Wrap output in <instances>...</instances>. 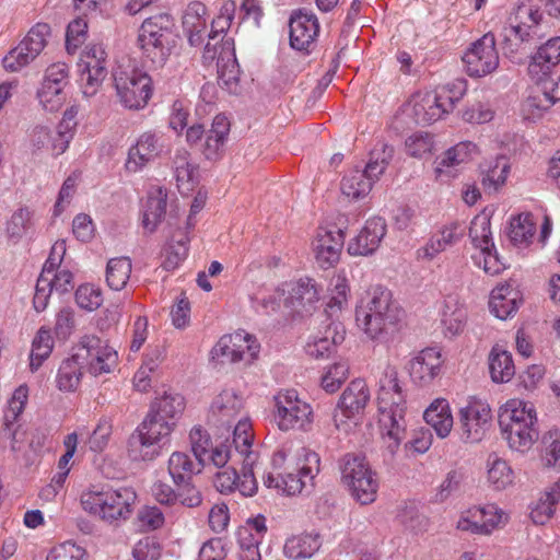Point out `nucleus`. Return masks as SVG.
<instances>
[{
  "instance_id": "nucleus-43",
  "label": "nucleus",
  "mask_w": 560,
  "mask_h": 560,
  "mask_svg": "<svg viewBox=\"0 0 560 560\" xmlns=\"http://www.w3.org/2000/svg\"><path fill=\"white\" fill-rule=\"evenodd\" d=\"M175 427V421H168L152 413H149L138 427L149 439L161 446L168 442V438Z\"/></svg>"
},
{
  "instance_id": "nucleus-30",
  "label": "nucleus",
  "mask_w": 560,
  "mask_h": 560,
  "mask_svg": "<svg viewBox=\"0 0 560 560\" xmlns=\"http://www.w3.org/2000/svg\"><path fill=\"white\" fill-rule=\"evenodd\" d=\"M206 465L199 459H192L185 452H174L168 458L167 470L174 483H182L192 480L194 476L200 474Z\"/></svg>"
},
{
  "instance_id": "nucleus-20",
  "label": "nucleus",
  "mask_w": 560,
  "mask_h": 560,
  "mask_svg": "<svg viewBox=\"0 0 560 560\" xmlns=\"http://www.w3.org/2000/svg\"><path fill=\"white\" fill-rule=\"evenodd\" d=\"M386 234V222L380 217L365 222L360 233L354 236L349 245L348 253L352 256H366L374 253Z\"/></svg>"
},
{
  "instance_id": "nucleus-56",
  "label": "nucleus",
  "mask_w": 560,
  "mask_h": 560,
  "mask_svg": "<svg viewBox=\"0 0 560 560\" xmlns=\"http://www.w3.org/2000/svg\"><path fill=\"white\" fill-rule=\"evenodd\" d=\"M433 137L428 132H415L405 141L406 152L408 155L421 159L430 154L433 149Z\"/></svg>"
},
{
  "instance_id": "nucleus-9",
  "label": "nucleus",
  "mask_w": 560,
  "mask_h": 560,
  "mask_svg": "<svg viewBox=\"0 0 560 560\" xmlns=\"http://www.w3.org/2000/svg\"><path fill=\"white\" fill-rule=\"evenodd\" d=\"M515 23L506 27L503 50L509 57L524 51L527 44L533 43L538 37V26L542 20V14L537 9L528 5L518 7L515 14Z\"/></svg>"
},
{
  "instance_id": "nucleus-19",
  "label": "nucleus",
  "mask_w": 560,
  "mask_h": 560,
  "mask_svg": "<svg viewBox=\"0 0 560 560\" xmlns=\"http://www.w3.org/2000/svg\"><path fill=\"white\" fill-rule=\"evenodd\" d=\"M164 149L163 137L155 132H144L129 149L126 170L131 173L140 171L160 155Z\"/></svg>"
},
{
  "instance_id": "nucleus-60",
  "label": "nucleus",
  "mask_w": 560,
  "mask_h": 560,
  "mask_svg": "<svg viewBox=\"0 0 560 560\" xmlns=\"http://www.w3.org/2000/svg\"><path fill=\"white\" fill-rule=\"evenodd\" d=\"M349 365L346 362L335 363L322 377V387L327 393H335L348 377Z\"/></svg>"
},
{
  "instance_id": "nucleus-54",
  "label": "nucleus",
  "mask_w": 560,
  "mask_h": 560,
  "mask_svg": "<svg viewBox=\"0 0 560 560\" xmlns=\"http://www.w3.org/2000/svg\"><path fill=\"white\" fill-rule=\"evenodd\" d=\"M469 237L474 245L481 250L494 247L491 242L490 220L486 217H476L469 228Z\"/></svg>"
},
{
  "instance_id": "nucleus-64",
  "label": "nucleus",
  "mask_w": 560,
  "mask_h": 560,
  "mask_svg": "<svg viewBox=\"0 0 560 560\" xmlns=\"http://www.w3.org/2000/svg\"><path fill=\"white\" fill-rule=\"evenodd\" d=\"M132 555L136 560H158L161 547L154 537H144L136 544Z\"/></svg>"
},
{
  "instance_id": "nucleus-3",
  "label": "nucleus",
  "mask_w": 560,
  "mask_h": 560,
  "mask_svg": "<svg viewBox=\"0 0 560 560\" xmlns=\"http://www.w3.org/2000/svg\"><path fill=\"white\" fill-rule=\"evenodd\" d=\"M499 425L510 448L524 453L539 438L536 410L532 402L512 399L499 413Z\"/></svg>"
},
{
  "instance_id": "nucleus-42",
  "label": "nucleus",
  "mask_w": 560,
  "mask_h": 560,
  "mask_svg": "<svg viewBox=\"0 0 560 560\" xmlns=\"http://www.w3.org/2000/svg\"><path fill=\"white\" fill-rule=\"evenodd\" d=\"M132 270V264L128 257H115L108 260L106 266V282L113 290H122Z\"/></svg>"
},
{
  "instance_id": "nucleus-14",
  "label": "nucleus",
  "mask_w": 560,
  "mask_h": 560,
  "mask_svg": "<svg viewBox=\"0 0 560 560\" xmlns=\"http://www.w3.org/2000/svg\"><path fill=\"white\" fill-rule=\"evenodd\" d=\"M68 79L69 68L63 62L52 63L46 69L37 96L47 110L55 112L62 105L66 98L63 89L69 82Z\"/></svg>"
},
{
  "instance_id": "nucleus-26",
  "label": "nucleus",
  "mask_w": 560,
  "mask_h": 560,
  "mask_svg": "<svg viewBox=\"0 0 560 560\" xmlns=\"http://www.w3.org/2000/svg\"><path fill=\"white\" fill-rule=\"evenodd\" d=\"M243 408V399L233 390H222L212 401L209 420L217 425L231 428Z\"/></svg>"
},
{
  "instance_id": "nucleus-47",
  "label": "nucleus",
  "mask_w": 560,
  "mask_h": 560,
  "mask_svg": "<svg viewBox=\"0 0 560 560\" xmlns=\"http://www.w3.org/2000/svg\"><path fill=\"white\" fill-rule=\"evenodd\" d=\"M34 213L27 207H21L13 212L7 223V234L14 243L19 242L33 228Z\"/></svg>"
},
{
  "instance_id": "nucleus-31",
  "label": "nucleus",
  "mask_w": 560,
  "mask_h": 560,
  "mask_svg": "<svg viewBox=\"0 0 560 560\" xmlns=\"http://www.w3.org/2000/svg\"><path fill=\"white\" fill-rule=\"evenodd\" d=\"M206 13V5L201 2L195 1L188 4L183 15V28L191 46H199L203 42Z\"/></svg>"
},
{
  "instance_id": "nucleus-35",
  "label": "nucleus",
  "mask_w": 560,
  "mask_h": 560,
  "mask_svg": "<svg viewBox=\"0 0 560 560\" xmlns=\"http://www.w3.org/2000/svg\"><path fill=\"white\" fill-rule=\"evenodd\" d=\"M252 424L247 419H240L233 430L232 445L233 452L245 463V467L253 466L256 455L252 451L253 434Z\"/></svg>"
},
{
  "instance_id": "nucleus-28",
  "label": "nucleus",
  "mask_w": 560,
  "mask_h": 560,
  "mask_svg": "<svg viewBox=\"0 0 560 560\" xmlns=\"http://www.w3.org/2000/svg\"><path fill=\"white\" fill-rule=\"evenodd\" d=\"M370 389L365 381L357 378L343 390L338 402V408L346 418H353L364 412L370 402Z\"/></svg>"
},
{
  "instance_id": "nucleus-53",
  "label": "nucleus",
  "mask_w": 560,
  "mask_h": 560,
  "mask_svg": "<svg viewBox=\"0 0 560 560\" xmlns=\"http://www.w3.org/2000/svg\"><path fill=\"white\" fill-rule=\"evenodd\" d=\"M466 323V311L454 304L446 302L443 314L442 325L446 336L453 337L463 331Z\"/></svg>"
},
{
  "instance_id": "nucleus-24",
  "label": "nucleus",
  "mask_w": 560,
  "mask_h": 560,
  "mask_svg": "<svg viewBox=\"0 0 560 560\" xmlns=\"http://www.w3.org/2000/svg\"><path fill=\"white\" fill-rule=\"evenodd\" d=\"M318 301L316 282L311 278H304L292 284L285 305L295 314L305 316L312 314Z\"/></svg>"
},
{
  "instance_id": "nucleus-44",
  "label": "nucleus",
  "mask_w": 560,
  "mask_h": 560,
  "mask_svg": "<svg viewBox=\"0 0 560 560\" xmlns=\"http://www.w3.org/2000/svg\"><path fill=\"white\" fill-rule=\"evenodd\" d=\"M184 407V398L179 394L165 393L152 402L149 413L174 421L183 412Z\"/></svg>"
},
{
  "instance_id": "nucleus-15",
  "label": "nucleus",
  "mask_w": 560,
  "mask_h": 560,
  "mask_svg": "<svg viewBox=\"0 0 560 560\" xmlns=\"http://www.w3.org/2000/svg\"><path fill=\"white\" fill-rule=\"evenodd\" d=\"M490 420L491 409L488 404L477 400L470 401L459 411L462 439L470 443L481 441L490 425Z\"/></svg>"
},
{
  "instance_id": "nucleus-46",
  "label": "nucleus",
  "mask_w": 560,
  "mask_h": 560,
  "mask_svg": "<svg viewBox=\"0 0 560 560\" xmlns=\"http://www.w3.org/2000/svg\"><path fill=\"white\" fill-rule=\"evenodd\" d=\"M173 170L179 189L190 190L194 182L195 166L189 161L185 149L176 150L173 156Z\"/></svg>"
},
{
  "instance_id": "nucleus-10",
  "label": "nucleus",
  "mask_w": 560,
  "mask_h": 560,
  "mask_svg": "<svg viewBox=\"0 0 560 560\" xmlns=\"http://www.w3.org/2000/svg\"><path fill=\"white\" fill-rule=\"evenodd\" d=\"M303 457L304 463L294 471L268 472L264 478L265 486L287 495L301 493L306 482L319 471V457L315 452L303 450Z\"/></svg>"
},
{
  "instance_id": "nucleus-7",
  "label": "nucleus",
  "mask_w": 560,
  "mask_h": 560,
  "mask_svg": "<svg viewBox=\"0 0 560 560\" xmlns=\"http://www.w3.org/2000/svg\"><path fill=\"white\" fill-rule=\"evenodd\" d=\"M393 155L394 148L390 145L382 143L381 150L374 149L363 171L354 170L342 178V194L353 200L366 196L373 183L384 173Z\"/></svg>"
},
{
  "instance_id": "nucleus-33",
  "label": "nucleus",
  "mask_w": 560,
  "mask_h": 560,
  "mask_svg": "<svg viewBox=\"0 0 560 560\" xmlns=\"http://www.w3.org/2000/svg\"><path fill=\"white\" fill-rule=\"evenodd\" d=\"M423 418L441 439L446 438L453 428V417L446 399H435L425 409Z\"/></svg>"
},
{
  "instance_id": "nucleus-38",
  "label": "nucleus",
  "mask_w": 560,
  "mask_h": 560,
  "mask_svg": "<svg viewBox=\"0 0 560 560\" xmlns=\"http://www.w3.org/2000/svg\"><path fill=\"white\" fill-rule=\"evenodd\" d=\"M167 206V194L162 188L151 191L148 196L142 217L143 228L152 233L164 219Z\"/></svg>"
},
{
  "instance_id": "nucleus-55",
  "label": "nucleus",
  "mask_w": 560,
  "mask_h": 560,
  "mask_svg": "<svg viewBox=\"0 0 560 560\" xmlns=\"http://www.w3.org/2000/svg\"><path fill=\"white\" fill-rule=\"evenodd\" d=\"M510 172V165L504 156H500L495 160L493 166H491L486 174L482 176V185L489 190H498L502 186Z\"/></svg>"
},
{
  "instance_id": "nucleus-12",
  "label": "nucleus",
  "mask_w": 560,
  "mask_h": 560,
  "mask_svg": "<svg viewBox=\"0 0 560 560\" xmlns=\"http://www.w3.org/2000/svg\"><path fill=\"white\" fill-rule=\"evenodd\" d=\"M463 61L469 77L481 78L493 72L499 66L494 35L487 33L474 42L464 54Z\"/></svg>"
},
{
  "instance_id": "nucleus-41",
  "label": "nucleus",
  "mask_w": 560,
  "mask_h": 560,
  "mask_svg": "<svg viewBox=\"0 0 560 560\" xmlns=\"http://www.w3.org/2000/svg\"><path fill=\"white\" fill-rule=\"evenodd\" d=\"M83 369L80 361L73 354L71 358L63 360L57 374L58 388L62 392L75 390L81 382Z\"/></svg>"
},
{
  "instance_id": "nucleus-34",
  "label": "nucleus",
  "mask_w": 560,
  "mask_h": 560,
  "mask_svg": "<svg viewBox=\"0 0 560 560\" xmlns=\"http://www.w3.org/2000/svg\"><path fill=\"white\" fill-rule=\"evenodd\" d=\"M477 154V145L470 141H463L445 151L436 161L435 173L438 177L448 173V168L470 161Z\"/></svg>"
},
{
  "instance_id": "nucleus-25",
  "label": "nucleus",
  "mask_w": 560,
  "mask_h": 560,
  "mask_svg": "<svg viewBox=\"0 0 560 560\" xmlns=\"http://www.w3.org/2000/svg\"><path fill=\"white\" fill-rule=\"evenodd\" d=\"M503 518V512L494 505L475 508L458 521L457 527L477 534H490Z\"/></svg>"
},
{
  "instance_id": "nucleus-22",
  "label": "nucleus",
  "mask_w": 560,
  "mask_h": 560,
  "mask_svg": "<svg viewBox=\"0 0 560 560\" xmlns=\"http://www.w3.org/2000/svg\"><path fill=\"white\" fill-rule=\"evenodd\" d=\"M560 62V37H553L541 45L532 57L528 74L535 82L549 79L551 70Z\"/></svg>"
},
{
  "instance_id": "nucleus-40",
  "label": "nucleus",
  "mask_w": 560,
  "mask_h": 560,
  "mask_svg": "<svg viewBox=\"0 0 560 560\" xmlns=\"http://www.w3.org/2000/svg\"><path fill=\"white\" fill-rule=\"evenodd\" d=\"M219 82L230 92L236 93L240 78V67L234 50L220 52L217 61Z\"/></svg>"
},
{
  "instance_id": "nucleus-27",
  "label": "nucleus",
  "mask_w": 560,
  "mask_h": 560,
  "mask_svg": "<svg viewBox=\"0 0 560 560\" xmlns=\"http://www.w3.org/2000/svg\"><path fill=\"white\" fill-rule=\"evenodd\" d=\"M537 89L533 91L522 103V114L525 119L540 118L560 98L556 96L555 86L551 81L541 80L536 82Z\"/></svg>"
},
{
  "instance_id": "nucleus-8",
  "label": "nucleus",
  "mask_w": 560,
  "mask_h": 560,
  "mask_svg": "<svg viewBox=\"0 0 560 560\" xmlns=\"http://www.w3.org/2000/svg\"><path fill=\"white\" fill-rule=\"evenodd\" d=\"M114 84L120 103L129 109L143 108L152 95V79L135 67L118 66L114 72Z\"/></svg>"
},
{
  "instance_id": "nucleus-50",
  "label": "nucleus",
  "mask_w": 560,
  "mask_h": 560,
  "mask_svg": "<svg viewBox=\"0 0 560 560\" xmlns=\"http://www.w3.org/2000/svg\"><path fill=\"white\" fill-rule=\"evenodd\" d=\"M54 347V340L49 329L40 328L33 340L30 366L36 371L46 360Z\"/></svg>"
},
{
  "instance_id": "nucleus-1",
  "label": "nucleus",
  "mask_w": 560,
  "mask_h": 560,
  "mask_svg": "<svg viewBox=\"0 0 560 560\" xmlns=\"http://www.w3.org/2000/svg\"><path fill=\"white\" fill-rule=\"evenodd\" d=\"M378 423L382 431L384 459L392 462L406 439V400L394 368H386L380 380L377 396Z\"/></svg>"
},
{
  "instance_id": "nucleus-32",
  "label": "nucleus",
  "mask_w": 560,
  "mask_h": 560,
  "mask_svg": "<svg viewBox=\"0 0 560 560\" xmlns=\"http://www.w3.org/2000/svg\"><path fill=\"white\" fill-rule=\"evenodd\" d=\"M489 307L495 317L506 319L518 308V292L508 283L495 287L490 294Z\"/></svg>"
},
{
  "instance_id": "nucleus-16",
  "label": "nucleus",
  "mask_w": 560,
  "mask_h": 560,
  "mask_svg": "<svg viewBox=\"0 0 560 560\" xmlns=\"http://www.w3.org/2000/svg\"><path fill=\"white\" fill-rule=\"evenodd\" d=\"M212 352L214 355L225 358L231 362L243 360L250 362L256 359L259 345L252 335L237 331L234 335L220 338Z\"/></svg>"
},
{
  "instance_id": "nucleus-62",
  "label": "nucleus",
  "mask_w": 560,
  "mask_h": 560,
  "mask_svg": "<svg viewBox=\"0 0 560 560\" xmlns=\"http://www.w3.org/2000/svg\"><path fill=\"white\" fill-rule=\"evenodd\" d=\"M88 23L82 18H77L69 23L66 34V48L72 54L84 43L86 37Z\"/></svg>"
},
{
  "instance_id": "nucleus-63",
  "label": "nucleus",
  "mask_w": 560,
  "mask_h": 560,
  "mask_svg": "<svg viewBox=\"0 0 560 560\" xmlns=\"http://www.w3.org/2000/svg\"><path fill=\"white\" fill-rule=\"evenodd\" d=\"M189 439L194 457L199 459L200 463L207 464L206 456L212 445L209 434L201 427H194L189 433Z\"/></svg>"
},
{
  "instance_id": "nucleus-37",
  "label": "nucleus",
  "mask_w": 560,
  "mask_h": 560,
  "mask_svg": "<svg viewBox=\"0 0 560 560\" xmlns=\"http://www.w3.org/2000/svg\"><path fill=\"white\" fill-rule=\"evenodd\" d=\"M318 534L295 535L285 540L283 553L292 560L311 558L320 548Z\"/></svg>"
},
{
  "instance_id": "nucleus-2",
  "label": "nucleus",
  "mask_w": 560,
  "mask_h": 560,
  "mask_svg": "<svg viewBox=\"0 0 560 560\" xmlns=\"http://www.w3.org/2000/svg\"><path fill=\"white\" fill-rule=\"evenodd\" d=\"M402 311L393 300L392 292L382 287L371 288L357 306L359 328L372 340L386 341L396 330Z\"/></svg>"
},
{
  "instance_id": "nucleus-51",
  "label": "nucleus",
  "mask_w": 560,
  "mask_h": 560,
  "mask_svg": "<svg viewBox=\"0 0 560 560\" xmlns=\"http://www.w3.org/2000/svg\"><path fill=\"white\" fill-rule=\"evenodd\" d=\"M488 480L497 489H505L513 482V471L508 463L497 456H490Z\"/></svg>"
},
{
  "instance_id": "nucleus-13",
  "label": "nucleus",
  "mask_w": 560,
  "mask_h": 560,
  "mask_svg": "<svg viewBox=\"0 0 560 560\" xmlns=\"http://www.w3.org/2000/svg\"><path fill=\"white\" fill-rule=\"evenodd\" d=\"M277 420L280 430L302 429L310 422L312 408L298 397L293 389L279 393L275 397Z\"/></svg>"
},
{
  "instance_id": "nucleus-49",
  "label": "nucleus",
  "mask_w": 560,
  "mask_h": 560,
  "mask_svg": "<svg viewBox=\"0 0 560 560\" xmlns=\"http://www.w3.org/2000/svg\"><path fill=\"white\" fill-rule=\"evenodd\" d=\"M109 348L105 341L95 335L83 336L73 355L80 361V364L85 369L89 363L100 353H103V349Z\"/></svg>"
},
{
  "instance_id": "nucleus-18",
  "label": "nucleus",
  "mask_w": 560,
  "mask_h": 560,
  "mask_svg": "<svg viewBox=\"0 0 560 560\" xmlns=\"http://www.w3.org/2000/svg\"><path fill=\"white\" fill-rule=\"evenodd\" d=\"M345 243V233L341 229L324 230L317 232L313 242L315 259L320 268L328 269L338 262Z\"/></svg>"
},
{
  "instance_id": "nucleus-59",
  "label": "nucleus",
  "mask_w": 560,
  "mask_h": 560,
  "mask_svg": "<svg viewBox=\"0 0 560 560\" xmlns=\"http://www.w3.org/2000/svg\"><path fill=\"white\" fill-rule=\"evenodd\" d=\"M75 302L83 310L94 311L103 303L102 292L91 284L80 285L75 291Z\"/></svg>"
},
{
  "instance_id": "nucleus-4",
  "label": "nucleus",
  "mask_w": 560,
  "mask_h": 560,
  "mask_svg": "<svg viewBox=\"0 0 560 560\" xmlns=\"http://www.w3.org/2000/svg\"><path fill=\"white\" fill-rule=\"evenodd\" d=\"M80 501L84 511L112 524L131 516L137 493L131 487H107L83 492Z\"/></svg>"
},
{
  "instance_id": "nucleus-21",
  "label": "nucleus",
  "mask_w": 560,
  "mask_h": 560,
  "mask_svg": "<svg viewBox=\"0 0 560 560\" xmlns=\"http://www.w3.org/2000/svg\"><path fill=\"white\" fill-rule=\"evenodd\" d=\"M455 102L446 92L427 93L413 105L419 124H432L453 110Z\"/></svg>"
},
{
  "instance_id": "nucleus-52",
  "label": "nucleus",
  "mask_w": 560,
  "mask_h": 560,
  "mask_svg": "<svg viewBox=\"0 0 560 560\" xmlns=\"http://www.w3.org/2000/svg\"><path fill=\"white\" fill-rule=\"evenodd\" d=\"M80 83L82 93L85 97L94 96L105 78L107 77V68H89L80 66Z\"/></svg>"
},
{
  "instance_id": "nucleus-61",
  "label": "nucleus",
  "mask_w": 560,
  "mask_h": 560,
  "mask_svg": "<svg viewBox=\"0 0 560 560\" xmlns=\"http://www.w3.org/2000/svg\"><path fill=\"white\" fill-rule=\"evenodd\" d=\"M455 230L456 226L445 228L440 234L433 236L423 248L424 256L432 259L435 255L445 250L447 246L452 245L456 240Z\"/></svg>"
},
{
  "instance_id": "nucleus-5",
  "label": "nucleus",
  "mask_w": 560,
  "mask_h": 560,
  "mask_svg": "<svg viewBox=\"0 0 560 560\" xmlns=\"http://www.w3.org/2000/svg\"><path fill=\"white\" fill-rule=\"evenodd\" d=\"M138 44L154 67L164 66L176 44L173 16L160 13L145 19L139 30Z\"/></svg>"
},
{
  "instance_id": "nucleus-39",
  "label": "nucleus",
  "mask_w": 560,
  "mask_h": 560,
  "mask_svg": "<svg viewBox=\"0 0 560 560\" xmlns=\"http://www.w3.org/2000/svg\"><path fill=\"white\" fill-rule=\"evenodd\" d=\"M161 447L138 428L128 440V456L135 462H151L160 455Z\"/></svg>"
},
{
  "instance_id": "nucleus-36",
  "label": "nucleus",
  "mask_w": 560,
  "mask_h": 560,
  "mask_svg": "<svg viewBox=\"0 0 560 560\" xmlns=\"http://www.w3.org/2000/svg\"><path fill=\"white\" fill-rule=\"evenodd\" d=\"M489 371L494 383H506L515 374V366L511 352L502 346L495 345L489 354Z\"/></svg>"
},
{
  "instance_id": "nucleus-23",
  "label": "nucleus",
  "mask_w": 560,
  "mask_h": 560,
  "mask_svg": "<svg viewBox=\"0 0 560 560\" xmlns=\"http://www.w3.org/2000/svg\"><path fill=\"white\" fill-rule=\"evenodd\" d=\"M441 366L440 351L434 348H427L410 360L408 371L415 383L428 385L440 374Z\"/></svg>"
},
{
  "instance_id": "nucleus-6",
  "label": "nucleus",
  "mask_w": 560,
  "mask_h": 560,
  "mask_svg": "<svg viewBox=\"0 0 560 560\" xmlns=\"http://www.w3.org/2000/svg\"><path fill=\"white\" fill-rule=\"evenodd\" d=\"M339 469L342 485L357 502L365 505L375 501L378 480L364 456L353 453L343 455L339 460Z\"/></svg>"
},
{
  "instance_id": "nucleus-58",
  "label": "nucleus",
  "mask_w": 560,
  "mask_h": 560,
  "mask_svg": "<svg viewBox=\"0 0 560 560\" xmlns=\"http://www.w3.org/2000/svg\"><path fill=\"white\" fill-rule=\"evenodd\" d=\"M207 465L213 464L218 468H224L229 462L232 464L242 463L237 455L233 452L232 445L226 442L209 447L206 456Z\"/></svg>"
},
{
  "instance_id": "nucleus-57",
  "label": "nucleus",
  "mask_w": 560,
  "mask_h": 560,
  "mask_svg": "<svg viewBox=\"0 0 560 560\" xmlns=\"http://www.w3.org/2000/svg\"><path fill=\"white\" fill-rule=\"evenodd\" d=\"M112 433V421L107 418H102L88 440L89 448L94 453H102L107 447Z\"/></svg>"
},
{
  "instance_id": "nucleus-48",
  "label": "nucleus",
  "mask_w": 560,
  "mask_h": 560,
  "mask_svg": "<svg viewBox=\"0 0 560 560\" xmlns=\"http://www.w3.org/2000/svg\"><path fill=\"white\" fill-rule=\"evenodd\" d=\"M535 230L533 215L530 213L520 214L510 222L509 237L515 245L528 244Z\"/></svg>"
},
{
  "instance_id": "nucleus-45",
  "label": "nucleus",
  "mask_w": 560,
  "mask_h": 560,
  "mask_svg": "<svg viewBox=\"0 0 560 560\" xmlns=\"http://www.w3.org/2000/svg\"><path fill=\"white\" fill-rule=\"evenodd\" d=\"M560 501V481L555 482L548 491L539 499L530 516L534 523L545 524L555 513L557 503Z\"/></svg>"
},
{
  "instance_id": "nucleus-11",
  "label": "nucleus",
  "mask_w": 560,
  "mask_h": 560,
  "mask_svg": "<svg viewBox=\"0 0 560 560\" xmlns=\"http://www.w3.org/2000/svg\"><path fill=\"white\" fill-rule=\"evenodd\" d=\"M50 26L46 23L34 25L24 39L3 58V67L12 72L21 70L32 62L45 48Z\"/></svg>"
},
{
  "instance_id": "nucleus-29",
  "label": "nucleus",
  "mask_w": 560,
  "mask_h": 560,
  "mask_svg": "<svg viewBox=\"0 0 560 560\" xmlns=\"http://www.w3.org/2000/svg\"><path fill=\"white\" fill-rule=\"evenodd\" d=\"M345 336V326L339 322H332L326 327L323 337L314 338L306 343L305 351L315 359L327 358L335 346L343 342Z\"/></svg>"
},
{
  "instance_id": "nucleus-17",
  "label": "nucleus",
  "mask_w": 560,
  "mask_h": 560,
  "mask_svg": "<svg viewBox=\"0 0 560 560\" xmlns=\"http://www.w3.org/2000/svg\"><path fill=\"white\" fill-rule=\"evenodd\" d=\"M290 45L293 49L308 51L319 32L316 15L305 10L292 13L289 23Z\"/></svg>"
}]
</instances>
